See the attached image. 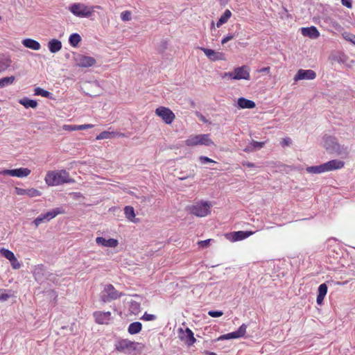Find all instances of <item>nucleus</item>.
Here are the masks:
<instances>
[{
    "label": "nucleus",
    "mask_w": 355,
    "mask_h": 355,
    "mask_svg": "<svg viewBox=\"0 0 355 355\" xmlns=\"http://www.w3.org/2000/svg\"><path fill=\"white\" fill-rule=\"evenodd\" d=\"M22 44L25 47L35 51H38L41 48V45L37 41L30 38L22 40Z\"/></svg>",
    "instance_id": "nucleus-20"
},
{
    "label": "nucleus",
    "mask_w": 355,
    "mask_h": 355,
    "mask_svg": "<svg viewBox=\"0 0 355 355\" xmlns=\"http://www.w3.org/2000/svg\"><path fill=\"white\" fill-rule=\"evenodd\" d=\"M119 133L115 132L103 131L96 136L97 140L110 139L118 135Z\"/></svg>",
    "instance_id": "nucleus-32"
},
{
    "label": "nucleus",
    "mask_w": 355,
    "mask_h": 355,
    "mask_svg": "<svg viewBox=\"0 0 355 355\" xmlns=\"http://www.w3.org/2000/svg\"><path fill=\"white\" fill-rule=\"evenodd\" d=\"M121 18L123 21L131 20V12L129 10L122 12L121 13Z\"/></svg>",
    "instance_id": "nucleus-40"
},
{
    "label": "nucleus",
    "mask_w": 355,
    "mask_h": 355,
    "mask_svg": "<svg viewBox=\"0 0 355 355\" xmlns=\"http://www.w3.org/2000/svg\"><path fill=\"white\" fill-rule=\"evenodd\" d=\"M48 48L51 53H57L61 50L62 43L60 40L56 39L51 40L48 43Z\"/></svg>",
    "instance_id": "nucleus-24"
},
{
    "label": "nucleus",
    "mask_w": 355,
    "mask_h": 355,
    "mask_svg": "<svg viewBox=\"0 0 355 355\" xmlns=\"http://www.w3.org/2000/svg\"><path fill=\"white\" fill-rule=\"evenodd\" d=\"M342 3L344 6H345L347 8L352 7V3L349 1L342 0Z\"/></svg>",
    "instance_id": "nucleus-57"
},
{
    "label": "nucleus",
    "mask_w": 355,
    "mask_h": 355,
    "mask_svg": "<svg viewBox=\"0 0 355 355\" xmlns=\"http://www.w3.org/2000/svg\"><path fill=\"white\" fill-rule=\"evenodd\" d=\"M316 77V73L314 71L311 69H299L297 73L294 77L295 81H298L300 80H313Z\"/></svg>",
    "instance_id": "nucleus-12"
},
{
    "label": "nucleus",
    "mask_w": 355,
    "mask_h": 355,
    "mask_svg": "<svg viewBox=\"0 0 355 355\" xmlns=\"http://www.w3.org/2000/svg\"><path fill=\"white\" fill-rule=\"evenodd\" d=\"M329 151H330L331 153H334L338 155L342 154H347L346 148L340 146L338 143L337 144H335V146H334L332 148L330 149Z\"/></svg>",
    "instance_id": "nucleus-35"
},
{
    "label": "nucleus",
    "mask_w": 355,
    "mask_h": 355,
    "mask_svg": "<svg viewBox=\"0 0 355 355\" xmlns=\"http://www.w3.org/2000/svg\"><path fill=\"white\" fill-rule=\"evenodd\" d=\"M251 144L254 148H261L265 145V142H263H263H259V141H253Z\"/></svg>",
    "instance_id": "nucleus-50"
},
{
    "label": "nucleus",
    "mask_w": 355,
    "mask_h": 355,
    "mask_svg": "<svg viewBox=\"0 0 355 355\" xmlns=\"http://www.w3.org/2000/svg\"><path fill=\"white\" fill-rule=\"evenodd\" d=\"M140 309L141 305L139 302L135 301L130 302L129 310L132 313L137 315L140 311Z\"/></svg>",
    "instance_id": "nucleus-36"
},
{
    "label": "nucleus",
    "mask_w": 355,
    "mask_h": 355,
    "mask_svg": "<svg viewBox=\"0 0 355 355\" xmlns=\"http://www.w3.org/2000/svg\"><path fill=\"white\" fill-rule=\"evenodd\" d=\"M0 175L12 176V169H5L0 171Z\"/></svg>",
    "instance_id": "nucleus-52"
},
{
    "label": "nucleus",
    "mask_w": 355,
    "mask_h": 355,
    "mask_svg": "<svg viewBox=\"0 0 355 355\" xmlns=\"http://www.w3.org/2000/svg\"><path fill=\"white\" fill-rule=\"evenodd\" d=\"M222 24V17H220L217 21V26L219 27Z\"/></svg>",
    "instance_id": "nucleus-58"
},
{
    "label": "nucleus",
    "mask_w": 355,
    "mask_h": 355,
    "mask_svg": "<svg viewBox=\"0 0 355 355\" xmlns=\"http://www.w3.org/2000/svg\"><path fill=\"white\" fill-rule=\"evenodd\" d=\"M44 181L49 187L58 186L66 183H73L75 182L70 177L69 173L64 169L47 171Z\"/></svg>",
    "instance_id": "nucleus-1"
},
{
    "label": "nucleus",
    "mask_w": 355,
    "mask_h": 355,
    "mask_svg": "<svg viewBox=\"0 0 355 355\" xmlns=\"http://www.w3.org/2000/svg\"><path fill=\"white\" fill-rule=\"evenodd\" d=\"M200 49L202 51L207 57L212 61H216L220 59L221 54L219 52H216L214 50L203 47H200Z\"/></svg>",
    "instance_id": "nucleus-19"
},
{
    "label": "nucleus",
    "mask_w": 355,
    "mask_h": 355,
    "mask_svg": "<svg viewBox=\"0 0 355 355\" xmlns=\"http://www.w3.org/2000/svg\"><path fill=\"white\" fill-rule=\"evenodd\" d=\"M10 262L13 269L17 270L19 269L21 266L20 262L17 260V259L15 257H14L13 259H11Z\"/></svg>",
    "instance_id": "nucleus-42"
},
{
    "label": "nucleus",
    "mask_w": 355,
    "mask_h": 355,
    "mask_svg": "<svg viewBox=\"0 0 355 355\" xmlns=\"http://www.w3.org/2000/svg\"><path fill=\"white\" fill-rule=\"evenodd\" d=\"M15 193L18 196L26 195L31 198L40 196L42 194V193L39 190L35 188L25 189L19 187H15Z\"/></svg>",
    "instance_id": "nucleus-13"
},
{
    "label": "nucleus",
    "mask_w": 355,
    "mask_h": 355,
    "mask_svg": "<svg viewBox=\"0 0 355 355\" xmlns=\"http://www.w3.org/2000/svg\"><path fill=\"white\" fill-rule=\"evenodd\" d=\"M0 253L2 256H3L5 258L8 259L9 261H10L11 259H13V257H15L14 253L12 251H10L8 249H5V248L0 249Z\"/></svg>",
    "instance_id": "nucleus-38"
},
{
    "label": "nucleus",
    "mask_w": 355,
    "mask_h": 355,
    "mask_svg": "<svg viewBox=\"0 0 355 355\" xmlns=\"http://www.w3.org/2000/svg\"><path fill=\"white\" fill-rule=\"evenodd\" d=\"M238 105L242 109H252L255 107L256 104L251 100H248L245 98H239L238 99Z\"/></svg>",
    "instance_id": "nucleus-22"
},
{
    "label": "nucleus",
    "mask_w": 355,
    "mask_h": 355,
    "mask_svg": "<svg viewBox=\"0 0 355 355\" xmlns=\"http://www.w3.org/2000/svg\"><path fill=\"white\" fill-rule=\"evenodd\" d=\"M15 80V77L11 76L10 77H4L0 79V88H3L9 85H12Z\"/></svg>",
    "instance_id": "nucleus-33"
},
{
    "label": "nucleus",
    "mask_w": 355,
    "mask_h": 355,
    "mask_svg": "<svg viewBox=\"0 0 355 355\" xmlns=\"http://www.w3.org/2000/svg\"><path fill=\"white\" fill-rule=\"evenodd\" d=\"M31 171L28 168L12 169V177L24 178L28 176Z\"/></svg>",
    "instance_id": "nucleus-25"
},
{
    "label": "nucleus",
    "mask_w": 355,
    "mask_h": 355,
    "mask_svg": "<svg viewBox=\"0 0 355 355\" xmlns=\"http://www.w3.org/2000/svg\"><path fill=\"white\" fill-rule=\"evenodd\" d=\"M209 355H216V354L215 353L211 352V353H209Z\"/></svg>",
    "instance_id": "nucleus-59"
},
{
    "label": "nucleus",
    "mask_w": 355,
    "mask_h": 355,
    "mask_svg": "<svg viewBox=\"0 0 355 355\" xmlns=\"http://www.w3.org/2000/svg\"><path fill=\"white\" fill-rule=\"evenodd\" d=\"M232 38H233V35H230L226 36L225 37H223V44L227 42Z\"/></svg>",
    "instance_id": "nucleus-56"
},
{
    "label": "nucleus",
    "mask_w": 355,
    "mask_h": 355,
    "mask_svg": "<svg viewBox=\"0 0 355 355\" xmlns=\"http://www.w3.org/2000/svg\"><path fill=\"white\" fill-rule=\"evenodd\" d=\"M345 162L338 159H333L324 163L326 172L338 170L343 168Z\"/></svg>",
    "instance_id": "nucleus-16"
},
{
    "label": "nucleus",
    "mask_w": 355,
    "mask_h": 355,
    "mask_svg": "<svg viewBox=\"0 0 355 355\" xmlns=\"http://www.w3.org/2000/svg\"><path fill=\"white\" fill-rule=\"evenodd\" d=\"M199 161L202 164H205L207 163H215V162L213 159L205 156H200L199 157Z\"/></svg>",
    "instance_id": "nucleus-45"
},
{
    "label": "nucleus",
    "mask_w": 355,
    "mask_h": 355,
    "mask_svg": "<svg viewBox=\"0 0 355 355\" xmlns=\"http://www.w3.org/2000/svg\"><path fill=\"white\" fill-rule=\"evenodd\" d=\"M134 345L135 343L129 340L121 339L116 343L115 347L116 350L123 352L134 349Z\"/></svg>",
    "instance_id": "nucleus-15"
},
{
    "label": "nucleus",
    "mask_w": 355,
    "mask_h": 355,
    "mask_svg": "<svg viewBox=\"0 0 355 355\" xmlns=\"http://www.w3.org/2000/svg\"><path fill=\"white\" fill-rule=\"evenodd\" d=\"M291 144V139L289 137L284 138L281 141V144L284 148L289 146Z\"/></svg>",
    "instance_id": "nucleus-47"
},
{
    "label": "nucleus",
    "mask_w": 355,
    "mask_h": 355,
    "mask_svg": "<svg viewBox=\"0 0 355 355\" xmlns=\"http://www.w3.org/2000/svg\"><path fill=\"white\" fill-rule=\"evenodd\" d=\"M10 297V295L6 293L5 292H1L0 291V300H7Z\"/></svg>",
    "instance_id": "nucleus-53"
},
{
    "label": "nucleus",
    "mask_w": 355,
    "mask_h": 355,
    "mask_svg": "<svg viewBox=\"0 0 355 355\" xmlns=\"http://www.w3.org/2000/svg\"><path fill=\"white\" fill-rule=\"evenodd\" d=\"M74 59L76 62L75 65L81 68L90 67L95 65L96 63L94 58L82 54L77 55Z\"/></svg>",
    "instance_id": "nucleus-8"
},
{
    "label": "nucleus",
    "mask_w": 355,
    "mask_h": 355,
    "mask_svg": "<svg viewBox=\"0 0 355 355\" xmlns=\"http://www.w3.org/2000/svg\"><path fill=\"white\" fill-rule=\"evenodd\" d=\"M19 103L26 108H35L37 106V102L35 100L29 99L28 98H24L19 100Z\"/></svg>",
    "instance_id": "nucleus-29"
},
{
    "label": "nucleus",
    "mask_w": 355,
    "mask_h": 355,
    "mask_svg": "<svg viewBox=\"0 0 355 355\" xmlns=\"http://www.w3.org/2000/svg\"><path fill=\"white\" fill-rule=\"evenodd\" d=\"M224 76H229L230 78L236 80H250V68L245 65L237 67L234 70V71L225 73Z\"/></svg>",
    "instance_id": "nucleus-6"
},
{
    "label": "nucleus",
    "mask_w": 355,
    "mask_h": 355,
    "mask_svg": "<svg viewBox=\"0 0 355 355\" xmlns=\"http://www.w3.org/2000/svg\"><path fill=\"white\" fill-rule=\"evenodd\" d=\"M246 329V325L242 324L237 331L223 335V340L241 338L245 335Z\"/></svg>",
    "instance_id": "nucleus-17"
},
{
    "label": "nucleus",
    "mask_w": 355,
    "mask_h": 355,
    "mask_svg": "<svg viewBox=\"0 0 355 355\" xmlns=\"http://www.w3.org/2000/svg\"><path fill=\"white\" fill-rule=\"evenodd\" d=\"M343 37L347 41H349V42L353 43L354 44H355V35H353L352 33H344L343 34Z\"/></svg>",
    "instance_id": "nucleus-41"
},
{
    "label": "nucleus",
    "mask_w": 355,
    "mask_h": 355,
    "mask_svg": "<svg viewBox=\"0 0 355 355\" xmlns=\"http://www.w3.org/2000/svg\"><path fill=\"white\" fill-rule=\"evenodd\" d=\"M254 233V232L252 231H238L225 234V236L227 240L234 242L243 240L252 235Z\"/></svg>",
    "instance_id": "nucleus-11"
},
{
    "label": "nucleus",
    "mask_w": 355,
    "mask_h": 355,
    "mask_svg": "<svg viewBox=\"0 0 355 355\" xmlns=\"http://www.w3.org/2000/svg\"><path fill=\"white\" fill-rule=\"evenodd\" d=\"M337 140L335 137L331 136H327L324 137V146L327 150L332 148L335 144H337Z\"/></svg>",
    "instance_id": "nucleus-28"
},
{
    "label": "nucleus",
    "mask_w": 355,
    "mask_h": 355,
    "mask_svg": "<svg viewBox=\"0 0 355 355\" xmlns=\"http://www.w3.org/2000/svg\"><path fill=\"white\" fill-rule=\"evenodd\" d=\"M212 141L209 138V135H191L186 141L185 144L187 146H194L198 145L210 146Z\"/></svg>",
    "instance_id": "nucleus-3"
},
{
    "label": "nucleus",
    "mask_w": 355,
    "mask_h": 355,
    "mask_svg": "<svg viewBox=\"0 0 355 355\" xmlns=\"http://www.w3.org/2000/svg\"><path fill=\"white\" fill-rule=\"evenodd\" d=\"M232 12L230 10H226L223 12V24L227 21V19L231 17Z\"/></svg>",
    "instance_id": "nucleus-49"
},
{
    "label": "nucleus",
    "mask_w": 355,
    "mask_h": 355,
    "mask_svg": "<svg viewBox=\"0 0 355 355\" xmlns=\"http://www.w3.org/2000/svg\"><path fill=\"white\" fill-rule=\"evenodd\" d=\"M243 166H247V167H248V168H252V167H254V166H255V165H254V163L248 162H243Z\"/></svg>",
    "instance_id": "nucleus-55"
},
{
    "label": "nucleus",
    "mask_w": 355,
    "mask_h": 355,
    "mask_svg": "<svg viewBox=\"0 0 355 355\" xmlns=\"http://www.w3.org/2000/svg\"><path fill=\"white\" fill-rule=\"evenodd\" d=\"M155 114L166 124H171L175 118V114L169 108L164 106L157 107Z\"/></svg>",
    "instance_id": "nucleus-7"
},
{
    "label": "nucleus",
    "mask_w": 355,
    "mask_h": 355,
    "mask_svg": "<svg viewBox=\"0 0 355 355\" xmlns=\"http://www.w3.org/2000/svg\"><path fill=\"white\" fill-rule=\"evenodd\" d=\"M178 337L188 346L193 345L196 340L193 331L189 328H186L185 329L180 328Z\"/></svg>",
    "instance_id": "nucleus-10"
},
{
    "label": "nucleus",
    "mask_w": 355,
    "mask_h": 355,
    "mask_svg": "<svg viewBox=\"0 0 355 355\" xmlns=\"http://www.w3.org/2000/svg\"><path fill=\"white\" fill-rule=\"evenodd\" d=\"M211 239H207L205 241H200L198 242V245L200 248H207L209 245V243L211 242Z\"/></svg>",
    "instance_id": "nucleus-44"
},
{
    "label": "nucleus",
    "mask_w": 355,
    "mask_h": 355,
    "mask_svg": "<svg viewBox=\"0 0 355 355\" xmlns=\"http://www.w3.org/2000/svg\"><path fill=\"white\" fill-rule=\"evenodd\" d=\"M327 293V286L326 284H322L318 287V294L317 296V303L319 305H321L323 302L324 298Z\"/></svg>",
    "instance_id": "nucleus-23"
},
{
    "label": "nucleus",
    "mask_w": 355,
    "mask_h": 355,
    "mask_svg": "<svg viewBox=\"0 0 355 355\" xmlns=\"http://www.w3.org/2000/svg\"><path fill=\"white\" fill-rule=\"evenodd\" d=\"M270 71V68L269 67H263L257 70L258 73H269Z\"/></svg>",
    "instance_id": "nucleus-54"
},
{
    "label": "nucleus",
    "mask_w": 355,
    "mask_h": 355,
    "mask_svg": "<svg viewBox=\"0 0 355 355\" xmlns=\"http://www.w3.org/2000/svg\"><path fill=\"white\" fill-rule=\"evenodd\" d=\"M1 19V17L0 16V20Z\"/></svg>",
    "instance_id": "nucleus-60"
},
{
    "label": "nucleus",
    "mask_w": 355,
    "mask_h": 355,
    "mask_svg": "<svg viewBox=\"0 0 355 355\" xmlns=\"http://www.w3.org/2000/svg\"><path fill=\"white\" fill-rule=\"evenodd\" d=\"M301 33L304 36L309 37L312 39H316L320 36V33L315 26L302 28Z\"/></svg>",
    "instance_id": "nucleus-18"
},
{
    "label": "nucleus",
    "mask_w": 355,
    "mask_h": 355,
    "mask_svg": "<svg viewBox=\"0 0 355 355\" xmlns=\"http://www.w3.org/2000/svg\"><path fill=\"white\" fill-rule=\"evenodd\" d=\"M124 214H125L127 219H128L130 221L135 222V220H134L135 218V209L132 207H131V206L125 207Z\"/></svg>",
    "instance_id": "nucleus-31"
},
{
    "label": "nucleus",
    "mask_w": 355,
    "mask_h": 355,
    "mask_svg": "<svg viewBox=\"0 0 355 355\" xmlns=\"http://www.w3.org/2000/svg\"><path fill=\"white\" fill-rule=\"evenodd\" d=\"M142 329V324L139 322H135L131 323L128 329V331L130 334H136L141 331Z\"/></svg>",
    "instance_id": "nucleus-26"
},
{
    "label": "nucleus",
    "mask_w": 355,
    "mask_h": 355,
    "mask_svg": "<svg viewBox=\"0 0 355 355\" xmlns=\"http://www.w3.org/2000/svg\"><path fill=\"white\" fill-rule=\"evenodd\" d=\"M141 319L146 321H152L156 319V316L153 314H149L146 312Z\"/></svg>",
    "instance_id": "nucleus-43"
},
{
    "label": "nucleus",
    "mask_w": 355,
    "mask_h": 355,
    "mask_svg": "<svg viewBox=\"0 0 355 355\" xmlns=\"http://www.w3.org/2000/svg\"><path fill=\"white\" fill-rule=\"evenodd\" d=\"M306 171L309 173H322L326 172L324 164L318 166H309L306 168Z\"/></svg>",
    "instance_id": "nucleus-27"
},
{
    "label": "nucleus",
    "mask_w": 355,
    "mask_h": 355,
    "mask_svg": "<svg viewBox=\"0 0 355 355\" xmlns=\"http://www.w3.org/2000/svg\"><path fill=\"white\" fill-rule=\"evenodd\" d=\"M64 213V211L61 208H56L50 211L46 212V214H44V215L46 216V220L49 221L50 220L57 216L58 214H62Z\"/></svg>",
    "instance_id": "nucleus-30"
},
{
    "label": "nucleus",
    "mask_w": 355,
    "mask_h": 355,
    "mask_svg": "<svg viewBox=\"0 0 355 355\" xmlns=\"http://www.w3.org/2000/svg\"><path fill=\"white\" fill-rule=\"evenodd\" d=\"M123 295V294L116 290L113 285L107 284L104 288L103 294L101 295V300L104 302H107L116 300Z\"/></svg>",
    "instance_id": "nucleus-5"
},
{
    "label": "nucleus",
    "mask_w": 355,
    "mask_h": 355,
    "mask_svg": "<svg viewBox=\"0 0 355 355\" xmlns=\"http://www.w3.org/2000/svg\"><path fill=\"white\" fill-rule=\"evenodd\" d=\"M46 219V216L44 214H40L39 216H37L34 220L33 223L36 227H38L40 224L47 222Z\"/></svg>",
    "instance_id": "nucleus-39"
},
{
    "label": "nucleus",
    "mask_w": 355,
    "mask_h": 355,
    "mask_svg": "<svg viewBox=\"0 0 355 355\" xmlns=\"http://www.w3.org/2000/svg\"><path fill=\"white\" fill-rule=\"evenodd\" d=\"M81 41V37L78 33H73L70 35L69 42L71 46L76 47L78 46L79 42Z\"/></svg>",
    "instance_id": "nucleus-34"
},
{
    "label": "nucleus",
    "mask_w": 355,
    "mask_h": 355,
    "mask_svg": "<svg viewBox=\"0 0 355 355\" xmlns=\"http://www.w3.org/2000/svg\"><path fill=\"white\" fill-rule=\"evenodd\" d=\"M211 205L207 202H197L189 207L191 214L198 217H205L210 213Z\"/></svg>",
    "instance_id": "nucleus-4"
},
{
    "label": "nucleus",
    "mask_w": 355,
    "mask_h": 355,
    "mask_svg": "<svg viewBox=\"0 0 355 355\" xmlns=\"http://www.w3.org/2000/svg\"><path fill=\"white\" fill-rule=\"evenodd\" d=\"M95 9H102L101 6H87L78 2L71 4L68 10L76 17L80 18H90L94 15Z\"/></svg>",
    "instance_id": "nucleus-2"
},
{
    "label": "nucleus",
    "mask_w": 355,
    "mask_h": 355,
    "mask_svg": "<svg viewBox=\"0 0 355 355\" xmlns=\"http://www.w3.org/2000/svg\"><path fill=\"white\" fill-rule=\"evenodd\" d=\"M93 127H94L93 124L78 125V130L89 129V128H92Z\"/></svg>",
    "instance_id": "nucleus-48"
},
{
    "label": "nucleus",
    "mask_w": 355,
    "mask_h": 355,
    "mask_svg": "<svg viewBox=\"0 0 355 355\" xmlns=\"http://www.w3.org/2000/svg\"><path fill=\"white\" fill-rule=\"evenodd\" d=\"M96 242L99 245L109 248H116L119 245L118 240L115 239H106L101 236L96 237Z\"/></svg>",
    "instance_id": "nucleus-14"
},
{
    "label": "nucleus",
    "mask_w": 355,
    "mask_h": 355,
    "mask_svg": "<svg viewBox=\"0 0 355 355\" xmlns=\"http://www.w3.org/2000/svg\"><path fill=\"white\" fill-rule=\"evenodd\" d=\"M12 63L11 58L8 54L0 55V69L5 70L10 67Z\"/></svg>",
    "instance_id": "nucleus-21"
},
{
    "label": "nucleus",
    "mask_w": 355,
    "mask_h": 355,
    "mask_svg": "<svg viewBox=\"0 0 355 355\" xmlns=\"http://www.w3.org/2000/svg\"><path fill=\"white\" fill-rule=\"evenodd\" d=\"M63 129L67 131H76L78 130V125H64Z\"/></svg>",
    "instance_id": "nucleus-46"
},
{
    "label": "nucleus",
    "mask_w": 355,
    "mask_h": 355,
    "mask_svg": "<svg viewBox=\"0 0 355 355\" xmlns=\"http://www.w3.org/2000/svg\"><path fill=\"white\" fill-rule=\"evenodd\" d=\"M95 322L99 324H109L113 321L110 311H94L93 313Z\"/></svg>",
    "instance_id": "nucleus-9"
},
{
    "label": "nucleus",
    "mask_w": 355,
    "mask_h": 355,
    "mask_svg": "<svg viewBox=\"0 0 355 355\" xmlns=\"http://www.w3.org/2000/svg\"><path fill=\"white\" fill-rule=\"evenodd\" d=\"M34 94L37 96H42L43 97L49 98L51 94L40 87H36L34 89Z\"/></svg>",
    "instance_id": "nucleus-37"
},
{
    "label": "nucleus",
    "mask_w": 355,
    "mask_h": 355,
    "mask_svg": "<svg viewBox=\"0 0 355 355\" xmlns=\"http://www.w3.org/2000/svg\"><path fill=\"white\" fill-rule=\"evenodd\" d=\"M208 314L211 317H219V316L222 315V311H209L208 312Z\"/></svg>",
    "instance_id": "nucleus-51"
}]
</instances>
